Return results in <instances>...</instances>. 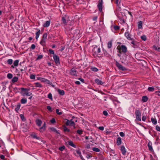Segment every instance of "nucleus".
Returning a JSON list of instances; mask_svg holds the SVG:
<instances>
[{"label":"nucleus","instance_id":"f257e3e1","mask_svg":"<svg viewBox=\"0 0 160 160\" xmlns=\"http://www.w3.org/2000/svg\"><path fill=\"white\" fill-rule=\"evenodd\" d=\"M118 54H126L127 52V48L126 46L124 45H118L117 48Z\"/></svg>","mask_w":160,"mask_h":160},{"label":"nucleus","instance_id":"f03ea898","mask_svg":"<svg viewBox=\"0 0 160 160\" xmlns=\"http://www.w3.org/2000/svg\"><path fill=\"white\" fill-rule=\"evenodd\" d=\"M92 51L97 55V56L98 57L100 58L102 57V54L100 48L98 47L97 46H95L93 47Z\"/></svg>","mask_w":160,"mask_h":160},{"label":"nucleus","instance_id":"7ed1b4c3","mask_svg":"<svg viewBox=\"0 0 160 160\" xmlns=\"http://www.w3.org/2000/svg\"><path fill=\"white\" fill-rule=\"evenodd\" d=\"M21 90L24 91L21 93L22 95L23 96H30L32 95V93L30 92H28V90L27 88H21Z\"/></svg>","mask_w":160,"mask_h":160},{"label":"nucleus","instance_id":"20e7f679","mask_svg":"<svg viewBox=\"0 0 160 160\" xmlns=\"http://www.w3.org/2000/svg\"><path fill=\"white\" fill-rule=\"evenodd\" d=\"M47 37V33H44L42 36V38L40 41V43L42 46H44L46 44V39Z\"/></svg>","mask_w":160,"mask_h":160},{"label":"nucleus","instance_id":"39448f33","mask_svg":"<svg viewBox=\"0 0 160 160\" xmlns=\"http://www.w3.org/2000/svg\"><path fill=\"white\" fill-rule=\"evenodd\" d=\"M135 114L136 116V119L139 121H141V112L140 111L136 109L135 111Z\"/></svg>","mask_w":160,"mask_h":160},{"label":"nucleus","instance_id":"423d86ee","mask_svg":"<svg viewBox=\"0 0 160 160\" xmlns=\"http://www.w3.org/2000/svg\"><path fill=\"white\" fill-rule=\"evenodd\" d=\"M118 56L120 57L121 60L122 61V62L126 61L127 55L126 54H118Z\"/></svg>","mask_w":160,"mask_h":160},{"label":"nucleus","instance_id":"0eeeda50","mask_svg":"<svg viewBox=\"0 0 160 160\" xmlns=\"http://www.w3.org/2000/svg\"><path fill=\"white\" fill-rule=\"evenodd\" d=\"M75 117L73 116L72 117V119H71L70 120H68L67 119H66L65 120H66L67 121L65 122V124L67 126H71L72 125H74L75 123L72 121V119L75 118Z\"/></svg>","mask_w":160,"mask_h":160},{"label":"nucleus","instance_id":"6e6552de","mask_svg":"<svg viewBox=\"0 0 160 160\" xmlns=\"http://www.w3.org/2000/svg\"><path fill=\"white\" fill-rule=\"evenodd\" d=\"M116 65L117 66L118 68L119 69L123 71H124L126 70V68L122 66V65L120 64L118 62H116Z\"/></svg>","mask_w":160,"mask_h":160},{"label":"nucleus","instance_id":"1a4fd4ad","mask_svg":"<svg viewBox=\"0 0 160 160\" xmlns=\"http://www.w3.org/2000/svg\"><path fill=\"white\" fill-rule=\"evenodd\" d=\"M52 57L56 63L57 64H59L60 62L59 57L56 55H53Z\"/></svg>","mask_w":160,"mask_h":160},{"label":"nucleus","instance_id":"9d476101","mask_svg":"<svg viewBox=\"0 0 160 160\" xmlns=\"http://www.w3.org/2000/svg\"><path fill=\"white\" fill-rule=\"evenodd\" d=\"M120 150L123 155H126L127 151L125 147L123 145H122L121 146Z\"/></svg>","mask_w":160,"mask_h":160},{"label":"nucleus","instance_id":"9b49d317","mask_svg":"<svg viewBox=\"0 0 160 160\" xmlns=\"http://www.w3.org/2000/svg\"><path fill=\"white\" fill-rule=\"evenodd\" d=\"M70 73L71 75L75 76L77 75V71L76 69L74 68H72L70 71Z\"/></svg>","mask_w":160,"mask_h":160},{"label":"nucleus","instance_id":"f8f14e48","mask_svg":"<svg viewBox=\"0 0 160 160\" xmlns=\"http://www.w3.org/2000/svg\"><path fill=\"white\" fill-rule=\"evenodd\" d=\"M67 17L66 16L62 17V23L64 24V25H66L67 24V23L68 22V20L67 19Z\"/></svg>","mask_w":160,"mask_h":160},{"label":"nucleus","instance_id":"ddd939ff","mask_svg":"<svg viewBox=\"0 0 160 160\" xmlns=\"http://www.w3.org/2000/svg\"><path fill=\"white\" fill-rule=\"evenodd\" d=\"M46 124L45 122H44L42 127L40 128L38 130H39L40 132H43L46 129Z\"/></svg>","mask_w":160,"mask_h":160},{"label":"nucleus","instance_id":"4468645a","mask_svg":"<svg viewBox=\"0 0 160 160\" xmlns=\"http://www.w3.org/2000/svg\"><path fill=\"white\" fill-rule=\"evenodd\" d=\"M19 61L18 60H16L13 62V65H12V68H14L15 67H17L18 66Z\"/></svg>","mask_w":160,"mask_h":160},{"label":"nucleus","instance_id":"2eb2a0df","mask_svg":"<svg viewBox=\"0 0 160 160\" xmlns=\"http://www.w3.org/2000/svg\"><path fill=\"white\" fill-rule=\"evenodd\" d=\"M68 142L69 145L74 148H76V145L74 144L72 141L71 140L68 141Z\"/></svg>","mask_w":160,"mask_h":160},{"label":"nucleus","instance_id":"dca6fc26","mask_svg":"<svg viewBox=\"0 0 160 160\" xmlns=\"http://www.w3.org/2000/svg\"><path fill=\"white\" fill-rule=\"evenodd\" d=\"M58 93L61 95L63 96L65 94V92L63 90L58 89L57 90Z\"/></svg>","mask_w":160,"mask_h":160},{"label":"nucleus","instance_id":"f3484780","mask_svg":"<svg viewBox=\"0 0 160 160\" xmlns=\"http://www.w3.org/2000/svg\"><path fill=\"white\" fill-rule=\"evenodd\" d=\"M36 124L39 127L40 126L42 123V121L39 119H37L36 121Z\"/></svg>","mask_w":160,"mask_h":160},{"label":"nucleus","instance_id":"a211bd4d","mask_svg":"<svg viewBox=\"0 0 160 160\" xmlns=\"http://www.w3.org/2000/svg\"><path fill=\"white\" fill-rule=\"evenodd\" d=\"M38 32H36L35 35H36V39L37 40H38V38L39 37L40 34V29H37Z\"/></svg>","mask_w":160,"mask_h":160},{"label":"nucleus","instance_id":"6ab92c4d","mask_svg":"<svg viewBox=\"0 0 160 160\" xmlns=\"http://www.w3.org/2000/svg\"><path fill=\"white\" fill-rule=\"evenodd\" d=\"M124 35L127 39L128 40L131 39V38L130 37L129 34L128 30H127V32L125 33Z\"/></svg>","mask_w":160,"mask_h":160},{"label":"nucleus","instance_id":"aec40b11","mask_svg":"<svg viewBox=\"0 0 160 160\" xmlns=\"http://www.w3.org/2000/svg\"><path fill=\"white\" fill-rule=\"evenodd\" d=\"M122 143V139L121 138L119 137L118 138L117 141V144L118 145H120Z\"/></svg>","mask_w":160,"mask_h":160},{"label":"nucleus","instance_id":"412c9836","mask_svg":"<svg viewBox=\"0 0 160 160\" xmlns=\"http://www.w3.org/2000/svg\"><path fill=\"white\" fill-rule=\"evenodd\" d=\"M95 82L98 85H102L104 83V82H102L101 80L98 79L95 80Z\"/></svg>","mask_w":160,"mask_h":160},{"label":"nucleus","instance_id":"4be33fe9","mask_svg":"<svg viewBox=\"0 0 160 160\" xmlns=\"http://www.w3.org/2000/svg\"><path fill=\"white\" fill-rule=\"evenodd\" d=\"M50 21H46L43 26L44 27H48L50 25Z\"/></svg>","mask_w":160,"mask_h":160},{"label":"nucleus","instance_id":"5701e85b","mask_svg":"<svg viewBox=\"0 0 160 160\" xmlns=\"http://www.w3.org/2000/svg\"><path fill=\"white\" fill-rule=\"evenodd\" d=\"M99 10L100 12H101L102 10V2H100L98 5Z\"/></svg>","mask_w":160,"mask_h":160},{"label":"nucleus","instance_id":"b1692460","mask_svg":"<svg viewBox=\"0 0 160 160\" xmlns=\"http://www.w3.org/2000/svg\"><path fill=\"white\" fill-rule=\"evenodd\" d=\"M34 84L35 87L36 88H41L42 87V85L39 82H35Z\"/></svg>","mask_w":160,"mask_h":160},{"label":"nucleus","instance_id":"393cba45","mask_svg":"<svg viewBox=\"0 0 160 160\" xmlns=\"http://www.w3.org/2000/svg\"><path fill=\"white\" fill-rule=\"evenodd\" d=\"M31 136L34 138L36 139L37 140H39L40 138L39 137H38L35 133H32L31 135Z\"/></svg>","mask_w":160,"mask_h":160},{"label":"nucleus","instance_id":"a878e982","mask_svg":"<svg viewBox=\"0 0 160 160\" xmlns=\"http://www.w3.org/2000/svg\"><path fill=\"white\" fill-rule=\"evenodd\" d=\"M142 22L140 21L138 22V29H141L142 27Z\"/></svg>","mask_w":160,"mask_h":160},{"label":"nucleus","instance_id":"bb28decb","mask_svg":"<svg viewBox=\"0 0 160 160\" xmlns=\"http://www.w3.org/2000/svg\"><path fill=\"white\" fill-rule=\"evenodd\" d=\"M151 121L153 124L156 125L157 124V121L155 118H151Z\"/></svg>","mask_w":160,"mask_h":160},{"label":"nucleus","instance_id":"cd10ccee","mask_svg":"<svg viewBox=\"0 0 160 160\" xmlns=\"http://www.w3.org/2000/svg\"><path fill=\"white\" fill-rule=\"evenodd\" d=\"M148 148L149 150L152 151L153 150L152 147V143L151 142H149L148 143Z\"/></svg>","mask_w":160,"mask_h":160},{"label":"nucleus","instance_id":"c85d7f7f","mask_svg":"<svg viewBox=\"0 0 160 160\" xmlns=\"http://www.w3.org/2000/svg\"><path fill=\"white\" fill-rule=\"evenodd\" d=\"M142 100L143 102H146L148 100V98L146 96H143L142 98Z\"/></svg>","mask_w":160,"mask_h":160},{"label":"nucleus","instance_id":"c756f323","mask_svg":"<svg viewBox=\"0 0 160 160\" xmlns=\"http://www.w3.org/2000/svg\"><path fill=\"white\" fill-rule=\"evenodd\" d=\"M27 99L25 98H23L21 100V102L22 104L26 103L27 102Z\"/></svg>","mask_w":160,"mask_h":160},{"label":"nucleus","instance_id":"7c9ffc66","mask_svg":"<svg viewBox=\"0 0 160 160\" xmlns=\"http://www.w3.org/2000/svg\"><path fill=\"white\" fill-rule=\"evenodd\" d=\"M18 80V78L17 77H15L13 78L12 80V82L13 83H14L17 82Z\"/></svg>","mask_w":160,"mask_h":160},{"label":"nucleus","instance_id":"2f4dec72","mask_svg":"<svg viewBox=\"0 0 160 160\" xmlns=\"http://www.w3.org/2000/svg\"><path fill=\"white\" fill-rule=\"evenodd\" d=\"M8 63L9 65H11L13 62V60L12 59H9L7 60Z\"/></svg>","mask_w":160,"mask_h":160},{"label":"nucleus","instance_id":"473e14b6","mask_svg":"<svg viewBox=\"0 0 160 160\" xmlns=\"http://www.w3.org/2000/svg\"><path fill=\"white\" fill-rule=\"evenodd\" d=\"M131 40V43L133 44L134 46H135L136 45L137 42L136 41H135L134 40L132 39L131 38V39H130Z\"/></svg>","mask_w":160,"mask_h":160},{"label":"nucleus","instance_id":"72a5a7b5","mask_svg":"<svg viewBox=\"0 0 160 160\" xmlns=\"http://www.w3.org/2000/svg\"><path fill=\"white\" fill-rule=\"evenodd\" d=\"M148 90L149 92H152L154 91V88L152 87H149L148 88Z\"/></svg>","mask_w":160,"mask_h":160},{"label":"nucleus","instance_id":"f704fd0d","mask_svg":"<svg viewBox=\"0 0 160 160\" xmlns=\"http://www.w3.org/2000/svg\"><path fill=\"white\" fill-rule=\"evenodd\" d=\"M112 47V42L111 41L108 43V48H111Z\"/></svg>","mask_w":160,"mask_h":160},{"label":"nucleus","instance_id":"c9c22d12","mask_svg":"<svg viewBox=\"0 0 160 160\" xmlns=\"http://www.w3.org/2000/svg\"><path fill=\"white\" fill-rule=\"evenodd\" d=\"M21 107V105L20 104H18L16 108H15V110L18 112V111L19 110L20 107Z\"/></svg>","mask_w":160,"mask_h":160},{"label":"nucleus","instance_id":"e433bc0d","mask_svg":"<svg viewBox=\"0 0 160 160\" xmlns=\"http://www.w3.org/2000/svg\"><path fill=\"white\" fill-rule=\"evenodd\" d=\"M92 149L93 151L97 152H99L100 151L99 149L97 148H93Z\"/></svg>","mask_w":160,"mask_h":160},{"label":"nucleus","instance_id":"4c0bfd02","mask_svg":"<svg viewBox=\"0 0 160 160\" xmlns=\"http://www.w3.org/2000/svg\"><path fill=\"white\" fill-rule=\"evenodd\" d=\"M91 69L92 71L97 72L98 71V69L95 67H92L91 68Z\"/></svg>","mask_w":160,"mask_h":160},{"label":"nucleus","instance_id":"58836bf2","mask_svg":"<svg viewBox=\"0 0 160 160\" xmlns=\"http://www.w3.org/2000/svg\"><path fill=\"white\" fill-rule=\"evenodd\" d=\"M65 148V147L63 145L61 147H60L59 148V149L61 151H63Z\"/></svg>","mask_w":160,"mask_h":160},{"label":"nucleus","instance_id":"ea45409f","mask_svg":"<svg viewBox=\"0 0 160 160\" xmlns=\"http://www.w3.org/2000/svg\"><path fill=\"white\" fill-rule=\"evenodd\" d=\"M38 57L37 58H36V60H40V59H42V58L43 56L42 55H38Z\"/></svg>","mask_w":160,"mask_h":160},{"label":"nucleus","instance_id":"a19ab883","mask_svg":"<svg viewBox=\"0 0 160 160\" xmlns=\"http://www.w3.org/2000/svg\"><path fill=\"white\" fill-rule=\"evenodd\" d=\"M7 77L8 79H11L12 77V75L11 73H9L7 74Z\"/></svg>","mask_w":160,"mask_h":160},{"label":"nucleus","instance_id":"79ce46f5","mask_svg":"<svg viewBox=\"0 0 160 160\" xmlns=\"http://www.w3.org/2000/svg\"><path fill=\"white\" fill-rule=\"evenodd\" d=\"M48 98L51 99V100H52V94L51 93H49L48 96Z\"/></svg>","mask_w":160,"mask_h":160},{"label":"nucleus","instance_id":"37998d69","mask_svg":"<svg viewBox=\"0 0 160 160\" xmlns=\"http://www.w3.org/2000/svg\"><path fill=\"white\" fill-rule=\"evenodd\" d=\"M20 117L21 118V119L23 121H25L26 119L25 118V117L23 115L21 114L20 115Z\"/></svg>","mask_w":160,"mask_h":160},{"label":"nucleus","instance_id":"c03bdc74","mask_svg":"<svg viewBox=\"0 0 160 160\" xmlns=\"http://www.w3.org/2000/svg\"><path fill=\"white\" fill-rule=\"evenodd\" d=\"M77 132L78 134L79 135H81L82 134L83 132V130L82 129L78 130Z\"/></svg>","mask_w":160,"mask_h":160},{"label":"nucleus","instance_id":"a18cd8bd","mask_svg":"<svg viewBox=\"0 0 160 160\" xmlns=\"http://www.w3.org/2000/svg\"><path fill=\"white\" fill-rule=\"evenodd\" d=\"M49 53L51 54H52L53 55H56L54 53V51L52 49H49Z\"/></svg>","mask_w":160,"mask_h":160},{"label":"nucleus","instance_id":"49530a36","mask_svg":"<svg viewBox=\"0 0 160 160\" xmlns=\"http://www.w3.org/2000/svg\"><path fill=\"white\" fill-rule=\"evenodd\" d=\"M141 38L142 40L144 41H146L147 38L146 37L145 35L141 36Z\"/></svg>","mask_w":160,"mask_h":160},{"label":"nucleus","instance_id":"de8ad7c7","mask_svg":"<svg viewBox=\"0 0 160 160\" xmlns=\"http://www.w3.org/2000/svg\"><path fill=\"white\" fill-rule=\"evenodd\" d=\"M56 112L59 115H60L62 114V112H59V110L58 109H56Z\"/></svg>","mask_w":160,"mask_h":160},{"label":"nucleus","instance_id":"09e8293b","mask_svg":"<svg viewBox=\"0 0 160 160\" xmlns=\"http://www.w3.org/2000/svg\"><path fill=\"white\" fill-rule=\"evenodd\" d=\"M30 78L31 79H34L35 78V76L34 74H31L30 76Z\"/></svg>","mask_w":160,"mask_h":160},{"label":"nucleus","instance_id":"8fccbe9b","mask_svg":"<svg viewBox=\"0 0 160 160\" xmlns=\"http://www.w3.org/2000/svg\"><path fill=\"white\" fill-rule=\"evenodd\" d=\"M64 132H69L70 131V130L69 129H68L67 127H64Z\"/></svg>","mask_w":160,"mask_h":160},{"label":"nucleus","instance_id":"3c124183","mask_svg":"<svg viewBox=\"0 0 160 160\" xmlns=\"http://www.w3.org/2000/svg\"><path fill=\"white\" fill-rule=\"evenodd\" d=\"M114 28L115 30H117L119 29V27L118 26H115L114 27Z\"/></svg>","mask_w":160,"mask_h":160},{"label":"nucleus","instance_id":"603ef678","mask_svg":"<svg viewBox=\"0 0 160 160\" xmlns=\"http://www.w3.org/2000/svg\"><path fill=\"white\" fill-rule=\"evenodd\" d=\"M156 129L158 131H160V127L158 125L156 126Z\"/></svg>","mask_w":160,"mask_h":160},{"label":"nucleus","instance_id":"864d4df0","mask_svg":"<svg viewBox=\"0 0 160 160\" xmlns=\"http://www.w3.org/2000/svg\"><path fill=\"white\" fill-rule=\"evenodd\" d=\"M36 48V46L34 44H32L31 45V48L32 49H34Z\"/></svg>","mask_w":160,"mask_h":160},{"label":"nucleus","instance_id":"5fc2aeb1","mask_svg":"<svg viewBox=\"0 0 160 160\" xmlns=\"http://www.w3.org/2000/svg\"><path fill=\"white\" fill-rule=\"evenodd\" d=\"M120 135L122 137H124L125 135L124 133L122 132H121L119 133Z\"/></svg>","mask_w":160,"mask_h":160},{"label":"nucleus","instance_id":"6e6d98bb","mask_svg":"<svg viewBox=\"0 0 160 160\" xmlns=\"http://www.w3.org/2000/svg\"><path fill=\"white\" fill-rule=\"evenodd\" d=\"M76 152H77V154L79 155V156L81 155V152L79 150H76Z\"/></svg>","mask_w":160,"mask_h":160},{"label":"nucleus","instance_id":"4d7b16f0","mask_svg":"<svg viewBox=\"0 0 160 160\" xmlns=\"http://www.w3.org/2000/svg\"><path fill=\"white\" fill-rule=\"evenodd\" d=\"M103 113L105 116H107L108 115V112L106 111H104L103 112Z\"/></svg>","mask_w":160,"mask_h":160},{"label":"nucleus","instance_id":"13d9d810","mask_svg":"<svg viewBox=\"0 0 160 160\" xmlns=\"http://www.w3.org/2000/svg\"><path fill=\"white\" fill-rule=\"evenodd\" d=\"M146 117L145 116H143L142 117V121L145 122L146 120Z\"/></svg>","mask_w":160,"mask_h":160},{"label":"nucleus","instance_id":"bf43d9fd","mask_svg":"<svg viewBox=\"0 0 160 160\" xmlns=\"http://www.w3.org/2000/svg\"><path fill=\"white\" fill-rule=\"evenodd\" d=\"M50 122H51V123H53L55 122L56 121H55V119L54 118H53L51 120Z\"/></svg>","mask_w":160,"mask_h":160},{"label":"nucleus","instance_id":"052dcab7","mask_svg":"<svg viewBox=\"0 0 160 160\" xmlns=\"http://www.w3.org/2000/svg\"><path fill=\"white\" fill-rule=\"evenodd\" d=\"M47 109L50 111H52V109L51 107L49 106H48L47 107Z\"/></svg>","mask_w":160,"mask_h":160},{"label":"nucleus","instance_id":"680f3d73","mask_svg":"<svg viewBox=\"0 0 160 160\" xmlns=\"http://www.w3.org/2000/svg\"><path fill=\"white\" fill-rule=\"evenodd\" d=\"M98 129L101 130L103 131L104 130V128L103 126L99 127H98Z\"/></svg>","mask_w":160,"mask_h":160},{"label":"nucleus","instance_id":"e2e57ef3","mask_svg":"<svg viewBox=\"0 0 160 160\" xmlns=\"http://www.w3.org/2000/svg\"><path fill=\"white\" fill-rule=\"evenodd\" d=\"M85 148L87 149H89L90 148V145L88 144L86 145L85 146Z\"/></svg>","mask_w":160,"mask_h":160},{"label":"nucleus","instance_id":"0e129e2a","mask_svg":"<svg viewBox=\"0 0 160 160\" xmlns=\"http://www.w3.org/2000/svg\"><path fill=\"white\" fill-rule=\"evenodd\" d=\"M0 157V158L2 160H4L5 159V156L3 155H1Z\"/></svg>","mask_w":160,"mask_h":160},{"label":"nucleus","instance_id":"69168bd1","mask_svg":"<svg viewBox=\"0 0 160 160\" xmlns=\"http://www.w3.org/2000/svg\"><path fill=\"white\" fill-rule=\"evenodd\" d=\"M78 79V80H80L82 82H84V80L83 79L80 78H79Z\"/></svg>","mask_w":160,"mask_h":160},{"label":"nucleus","instance_id":"338daca9","mask_svg":"<svg viewBox=\"0 0 160 160\" xmlns=\"http://www.w3.org/2000/svg\"><path fill=\"white\" fill-rule=\"evenodd\" d=\"M75 83L76 84H77V85H80V82L79 81H76L75 82Z\"/></svg>","mask_w":160,"mask_h":160},{"label":"nucleus","instance_id":"774afa93","mask_svg":"<svg viewBox=\"0 0 160 160\" xmlns=\"http://www.w3.org/2000/svg\"><path fill=\"white\" fill-rule=\"evenodd\" d=\"M65 48V47L62 46L61 47V49L60 50V51L61 52Z\"/></svg>","mask_w":160,"mask_h":160}]
</instances>
